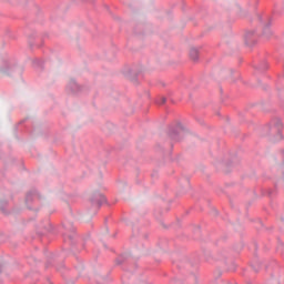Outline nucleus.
<instances>
[{
	"label": "nucleus",
	"instance_id": "nucleus-1",
	"mask_svg": "<svg viewBox=\"0 0 284 284\" xmlns=\"http://www.w3.org/2000/svg\"><path fill=\"white\" fill-rule=\"evenodd\" d=\"M190 57L193 61H196L199 59V50L196 49H191L190 50Z\"/></svg>",
	"mask_w": 284,
	"mask_h": 284
},
{
	"label": "nucleus",
	"instance_id": "nucleus-2",
	"mask_svg": "<svg viewBox=\"0 0 284 284\" xmlns=\"http://www.w3.org/2000/svg\"><path fill=\"white\" fill-rule=\"evenodd\" d=\"M162 103H165V98H162Z\"/></svg>",
	"mask_w": 284,
	"mask_h": 284
},
{
	"label": "nucleus",
	"instance_id": "nucleus-3",
	"mask_svg": "<svg viewBox=\"0 0 284 284\" xmlns=\"http://www.w3.org/2000/svg\"><path fill=\"white\" fill-rule=\"evenodd\" d=\"M266 32H270V29H266Z\"/></svg>",
	"mask_w": 284,
	"mask_h": 284
}]
</instances>
